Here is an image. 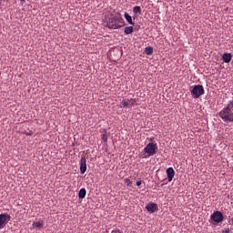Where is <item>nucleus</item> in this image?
<instances>
[{
    "instance_id": "3",
    "label": "nucleus",
    "mask_w": 233,
    "mask_h": 233,
    "mask_svg": "<svg viewBox=\"0 0 233 233\" xmlns=\"http://www.w3.org/2000/svg\"><path fill=\"white\" fill-rule=\"evenodd\" d=\"M144 152H146L149 157L156 155L157 152V144L149 142L146 145V147H144Z\"/></svg>"
},
{
    "instance_id": "15",
    "label": "nucleus",
    "mask_w": 233,
    "mask_h": 233,
    "mask_svg": "<svg viewBox=\"0 0 233 233\" xmlns=\"http://www.w3.org/2000/svg\"><path fill=\"white\" fill-rule=\"evenodd\" d=\"M133 12L135 15H141V7L140 6H135L133 9Z\"/></svg>"
},
{
    "instance_id": "1",
    "label": "nucleus",
    "mask_w": 233,
    "mask_h": 233,
    "mask_svg": "<svg viewBox=\"0 0 233 233\" xmlns=\"http://www.w3.org/2000/svg\"><path fill=\"white\" fill-rule=\"evenodd\" d=\"M218 116L224 122H233V100L219 111Z\"/></svg>"
},
{
    "instance_id": "11",
    "label": "nucleus",
    "mask_w": 233,
    "mask_h": 233,
    "mask_svg": "<svg viewBox=\"0 0 233 233\" xmlns=\"http://www.w3.org/2000/svg\"><path fill=\"white\" fill-rule=\"evenodd\" d=\"M222 60L225 63H230V61L232 60V55L228 53L223 54Z\"/></svg>"
},
{
    "instance_id": "23",
    "label": "nucleus",
    "mask_w": 233,
    "mask_h": 233,
    "mask_svg": "<svg viewBox=\"0 0 233 233\" xmlns=\"http://www.w3.org/2000/svg\"><path fill=\"white\" fill-rule=\"evenodd\" d=\"M231 223H232V225H233V217H232V218H231Z\"/></svg>"
},
{
    "instance_id": "12",
    "label": "nucleus",
    "mask_w": 233,
    "mask_h": 233,
    "mask_svg": "<svg viewBox=\"0 0 233 233\" xmlns=\"http://www.w3.org/2000/svg\"><path fill=\"white\" fill-rule=\"evenodd\" d=\"M86 195V188H81L80 191H79V193H78L79 198H80V199L85 198Z\"/></svg>"
},
{
    "instance_id": "17",
    "label": "nucleus",
    "mask_w": 233,
    "mask_h": 233,
    "mask_svg": "<svg viewBox=\"0 0 233 233\" xmlns=\"http://www.w3.org/2000/svg\"><path fill=\"white\" fill-rule=\"evenodd\" d=\"M34 227H35L36 228H42L44 222L43 221H38V222H34Z\"/></svg>"
},
{
    "instance_id": "19",
    "label": "nucleus",
    "mask_w": 233,
    "mask_h": 233,
    "mask_svg": "<svg viewBox=\"0 0 233 233\" xmlns=\"http://www.w3.org/2000/svg\"><path fill=\"white\" fill-rule=\"evenodd\" d=\"M125 182L127 183V187H131L132 186V181L130 180V178H126Z\"/></svg>"
},
{
    "instance_id": "22",
    "label": "nucleus",
    "mask_w": 233,
    "mask_h": 233,
    "mask_svg": "<svg viewBox=\"0 0 233 233\" xmlns=\"http://www.w3.org/2000/svg\"><path fill=\"white\" fill-rule=\"evenodd\" d=\"M141 184H142V180H138V181L137 182V187L141 186Z\"/></svg>"
},
{
    "instance_id": "24",
    "label": "nucleus",
    "mask_w": 233,
    "mask_h": 233,
    "mask_svg": "<svg viewBox=\"0 0 233 233\" xmlns=\"http://www.w3.org/2000/svg\"><path fill=\"white\" fill-rule=\"evenodd\" d=\"M19 1L24 2V1H25V0H19Z\"/></svg>"
},
{
    "instance_id": "7",
    "label": "nucleus",
    "mask_w": 233,
    "mask_h": 233,
    "mask_svg": "<svg viewBox=\"0 0 233 233\" xmlns=\"http://www.w3.org/2000/svg\"><path fill=\"white\" fill-rule=\"evenodd\" d=\"M11 217L7 213L0 214V229L4 228L7 221H10Z\"/></svg>"
},
{
    "instance_id": "6",
    "label": "nucleus",
    "mask_w": 233,
    "mask_h": 233,
    "mask_svg": "<svg viewBox=\"0 0 233 233\" xmlns=\"http://www.w3.org/2000/svg\"><path fill=\"white\" fill-rule=\"evenodd\" d=\"M137 104V99L136 98H131V99H124L122 102H121V107H133V106H136Z\"/></svg>"
},
{
    "instance_id": "16",
    "label": "nucleus",
    "mask_w": 233,
    "mask_h": 233,
    "mask_svg": "<svg viewBox=\"0 0 233 233\" xmlns=\"http://www.w3.org/2000/svg\"><path fill=\"white\" fill-rule=\"evenodd\" d=\"M153 52H154L153 47H151V46L146 47V55H147V56L152 55Z\"/></svg>"
},
{
    "instance_id": "21",
    "label": "nucleus",
    "mask_w": 233,
    "mask_h": 233,
    "mask_svg": "<svg viewBox=\"0 0 233 233\" xmlns=\"http://www.w3.org/2000/svg\"><path fill=\"white\" fill-rule=\"evenodd\" d=\"M25 134L26 136H32V135H33V131L25 132Z\"/></svg>"
},
{
    "instance_id": "18",
    "label": "nucleus",
    "mask_w": 233,
    "mask_h": 233,
    "mask_svg": "<svg viewBox=\"0 0 233 233\" xmlns=\"http://www.w3.org/2000/svg\"><path fill=\"white\" fill-rule=\"evenodd\" d=\"M102 139L105 141V142H107L108 140V136H107V132L106 129H104V134L102 135Z\"/></svg>"
},
{
    "instance_id": "20",
    "label": "nucleus",
    "mask_w": 233,
    "mask_h": 233,
    "mask_svg": "<svg viewBox=\"0 0 233 233\" xmlns=\"http://www.w3.org/2000/svg\"><path fill=\"white\" fill-rule=\"evenodd\" d=\"M222 233H230L229 228H226L222 229Z\"/></svg>"
},
{
    "instance_id": "9",
    "label": "nucleus",
    "mask_w": 233,
    "mask_h": 233,
    "mask_svg": "<svg viewBox=\"0 0 233 233\" xmlns=\"http://www.w3.org/2000/svg\"><path fill=\"white\" fill-rule=\"evenodd\" d=\"M86 159L85 157H82L80 160V173L84 174L86 171Z\"/></svg>"
},
{
    "instance_id": "2",
    "label": "nucleus",
    "mask_w": 233,
    "mask_h": 233,
    "mask_svg": "<svg viewBox=\"0 0 233 233\" xmlns=\"http://www.w3.org/2000/svg\"><path fill=\"white\" fill-rule=\"evenodd\" d=\"M125 25V21L120 14L111 16L107 22V27L109 29H119Z\"/></svg>"
},
{
    "instance_id": "13",
    "label": "nucleus",
    "mask_w": 233,
    "mask_h": 233,
    "mask_svg": "<svg viewBox=\"0 0 233 233\" xmlns=\"http://www.w3.org/2000/svg\"><path fill=\"white\" fill-rule=\"evenodd\" d=\"M126 20L132 25H135L136 24L133 22L131 15H129L127 13L125 14Z\"/></svg>"
},
{
    "instance_id": "4",
    "label": "nucleus",
    "mask_w": 233,
    "mask_h": 233,
    "mask_svg": "<svg viewBox=\"0 0 233 233\" xmlns=\"http://www.w3.org/2000/svg\"><path fill=\"white\" fill-rule=\"evenodd\" d=\"M204 94H205V89L201 85L193 86V90H191V96H193L194 98H198Z\"/></svg>"
},
{
    "instance_id": "5",
    "label": "nucleus",
    "mask_w": 233,
    "mask_h": 233,
    "mask_svg": "<svg viewBox=\"0 0 233 233\" xmlns=\"http://www.w3.org/2000/svg\"><path fill=\"white\" fill-rule=\"evenodd\" d=\"M210 219L214 221V223H222L224 220V216L221 211H215L210 215Z\"/></svg>"
},
{
    "instance_id": "8",
    "label": "nucleus",
    "mask_w": 233,
    "mask_h": 233,
    "mask_svg": "<svg viewBox=\"0 0 233 233\" xmlns=\"http://www.w3.org/2000/svg\"><path fill=\"white\" fill-rule=\"evenodd\" d=\"M146 210L151 214H154V212H157L158 210L157 204L151 202L146 206Z\"/></svg>"
},
{
    "instance_id": "10",
    "label": "nucleus",
    "mask_w": 233,
    "mask_h": 233,
    "mask_svg": "<svg viewBox=\"0 0 233 233\" xmlns=\"http://www.w3.org/2000/svg\"><path fill=\"white\" fill-rule=\"evenodd\" d=\"M166 174H167V180L171 182L175 176V170L173 167H167L166 170Z\"/></svg>"
},
{
    "instance_id": "14",
    "label": "nucleus",
    "mask_w": 233,
    "mask_h": 233,
    "mask_svg": "<svg viewBox=\"0 0 233 233\" xmlns=\"http://www.w3.org/2000/svg\"><path fill=\"white\" fill-rule=\"evenodd\" d=\"M134 32V27L133 26H127L125 28V34L126 35H130Z\"/></svg>"
}]
</instances>
